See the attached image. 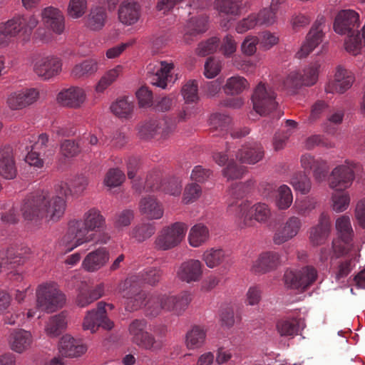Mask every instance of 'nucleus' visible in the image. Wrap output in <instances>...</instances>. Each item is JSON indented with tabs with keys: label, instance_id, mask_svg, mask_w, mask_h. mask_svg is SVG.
<instances>
[{
	"label": "nucleus",
	"instance_id": "1",
	"mask_svg": "<svg viewBox=\"0 0 365 365\" xmlns=\"http://www.w3.org/2000/svg\"><path fill=\"white\" fill-rule=\"evenodd\" d=\"M71 191L65 182L55 186V193L37 191L28 195L22 201L20 211L24 220L38 223L43 219L57 221L64 214L66 197Z\"/></svg>",
	"mask_w": 365,
	"mask_h": 365
},
{
	"label": "nucleus",
	"instance_id": "2",
	"mask_svg": "<svg viewBox=\"0 0 365 365\" xmlns=\"http://www.w3.org/2000/svg\"><path fill=\"white\" fill-rule=\"evenodd\" d=\"M106 226V219L97 208L92 207L84 212L80 220L69 221L63 241L73 249L93 241L96 233L101 232Z\"/></svg>",
	"mask_w": 365,
	"mask_h": 365
},
{
	"label": "nucleus",
	"instance_id": "3",
	"mask_svg": "<svg viewBox=\"0 0 365 365\" xmlns=\"http://www.w3.org/2000/svg\"><path fill=\"white\" fill-rule=\"evenodd\" d=\"M359 25V15L351 9L339 11L334 22L336 33L348 36V39L345 41V48L353 55L358 54L362 48V41L358 30Z\"/></svg>",
	"mask_w": 365,
	"mask_h": 365
},
{
	"label": "nucleus",
	"instance_id": "4",
	"mask_svg": "<svg viewBox=\"0 0 365 365\" xmlns=\"http://www.w3.org/2000/svg\"><path fill=\"white\" fill-rule=\"evenodd\" d=\"M192 301V294L183 291L176 295L155 294L149 297L145 304L147 315L156 317L162 310L181 315Z\"/></svg>",
	"mask_w": 365,
	"mask_h": 365
},
{
	"label": "nucleus",
	"instance_id": "5",
	"mask_svg": "<svg viewBox=\"0 0 365 365\" xmlns=\"http://www.w3.org/2000/svg\"><path fill=\"white\" fill-rule=\"evenodd\" d=\"M38 24L34 15H16L0 24V46L8 44L9 38H16L24 41L29 40L32 31Z\"/></svg>",
	"mask_w": 365,
	"mask_h": 365
},
{
	"label": "nucleus",
	"instance_id": "6",
	"mask_svg": "<svg viewBox=\"0 0 365 365\" xmlns=\"http://www.w3.org/2000/svg\"><path fill=\"white\" fill-rule=\"evenodd\" d=\"M64 302L65 296L57 288L56 284H41L36 290L37 307L28 311L27 319L33 318L38 309L48 313L53 312L61 308Z\"/></svg>",
	"mask_w": 365,
	"mask_h": 365
},
{
	"label": "nucleus",
	"instance_id": "7",
	"mask_svg": "<svg viewBox=\"0 0 365 365\" xmlns=\"http://www.w3.org/2000/svg\"><path fill=\"white\" fill-rule=\"evenodd\" d=\"M148 322L144 319H135L128 326V333L131 341L138 347L158 352L163 346V341L160 339H156L155 336L148 331Z\"/></svg>",
	"mask_w": 365,
	"mask_h": 365
},
{
	"label": "nucleus",
	"instance_id": "8",
	"mask_svg": "<svg viewBox=\"0 0 365 365\" xmlns=\"http://www.w3.org/2000/svg\"><path fill=\"white\" fill-rule=\"evenodd\" d=\"M187 230V225L182 222H176L163 227L155 239V248L166 251L178 246L184 240Z\"/></svg>",
	"mask_w": 365,
	"mask_h": 365
},
{
	"label": "nucleus",
	"instance_id": "9",
	"mask_svg": "<svg viewBox=\"0 0 365 365\" xmlns=\"http://www.w3.org/2000/svg\"><path fill=\"white\" fill-rule=\"evenodd\" d=\"M144 282L139 274L132 275L128 277L120 285V291L123 297L126 299L125 309L133 312L138 309L143 305L146 299V294L141 289Z\"/></svg>",
	"mask_w": 365,
	"mask_h": 365
},
{
	"label": "nucleus",
	"instance_id": "10",
	"mask_svg": "<svg viewBox=\"0 0 365 365\" xmlns=\"http://www.w3.org/2000/svg\"><path fill=\"white\" fill-rule=\"evenodd\" d=\"M338 238L332 242V250L336 257L342 256L350 250L354 235L349 216L342 215L336 220Z\"/></svg>",
	"mask_w": 365,
	"mask_h": 365
},
{
	"label": "nucleus",
	"instance_id": "11",
	"mask_svg": "<svg viewBox=\"0 0 365 365\" xmlns=\"http://www.w3.org/2000/svg\"><path fill=\"white\" fill-rule=\"evenodd\" d=\"M252 102L255 112L260 115L269 114L277 106L275 92L272 87L262 82L255 88Z\"/></svg>",
	"mask_w": 365,
	"mask_h": 365
},
{
	"label": "nucleus",
	"instance_id": "12",
	"mask_svg": "<svg viewBox=\"0 0 365 365\" xmlns=\"http://www.w3.org/2000/svg\"><path fill=\"white\" fill-rule=\"evenodd\" d=\"M248 5L244 0H214L213 7L220 16L224 18L220 21V26L225 30L230 29L231 20L240 16L242 10Z\"/></svg>",
	"mask_w": 365,
	"mask_h": 365
},
{
	"label": "nucleus",
	"instance_id": "13",
	"mask_svg": "<svg viewBox=\"0 0 365 365\" xmlns=\"http://www.w3.org/2000/svg\"><path fill=\"white\" fill-rule=\"evenodd\" d=\"M175 127L176 123L170 119L150 120L138 126V133L140 138L145 140H149L158 135L166 138L175 130Z\"/></svg>",
	"mask_w": 365,
	"mask_h": 365
},
{
	"label": "nucleus",
	"instance_id": "14",
	"mask_svg": "<svg viewBox=\"0 0 365 365\" xmlns=\"http://www.w3.org/2000/svg\"><path fill=\"white\" fill-rule=\"evenodd\" d=\"M271 216L268 205L264 203H257L250 207L247 202H242L239 207L237 217L245 226L250 227L254 225V220L265 222Z\"/></svg>",
	"mask_w": 365,
	"mask_h": 365
},
{
	"label": "nucleus",
	"instance_id": "15",
	"mask_svg": "<svg viewBox=\"0 0 365 365\" xmlns=\"http://www.w3.org/2000/svg\"><path fill=\"white\" fill-rule=\"evenodd\" d=\"M320 65L314 63L305 68L302 73L292 71L287 76L283 83L286 88L296 89L302 86H310L314 85L319 75Z\"/></svg>",
	"mask_w": 365,
	"mask_h": 365
},
{
	"label": "nucleus",
	"instance_id": "16",
	"mask_svg": "<svg viewBox=\"0 0 365 365\" xmlns=\"http://www.w3.org/2000/svg\"><path fill=\"white\" fill-rule=\"evenodd\" d=\"M53 150L49 148L48 135L41 133L27 153L25 161L31 166L40 169L43 167L46 158L53 155Z\"/></svg>",
	"mask_w": 365,
	"mask_h": 365
},
{
	"label": "nucleus",
	"instance_id": "17",
	"mask_svg": "<svg viewBox=\"0 0 365 365\" xmlns=\"http://www.w3.org/2000/svg\"><path fill=\"white\" fill-rule=\"evenodd\" d=\"M143 190L146 192L160 190L171 195H179L181 193L182 185L175 178L162 182L160 173L155 171L147 176Z\"/></svg>",
	"mask_w": 365,
	"mask_h": 365
},
{
	"label": "nucleus",
	"instance_id": "18",
	"mask_svg": "<svg viewBox=\"0 0 365 365\" xmlns=\"http://www.w3.org/2000/svg\"><path fill=\"white\" fill-rule=\"evenodd\" d=\"M105 306L106 304L101 302H98L96 309L88 312L83 323L85 330H90L91 333H94L99 327L107 330H110L113 327V322L107 318Z\"/></svg>",
	"mask_w": 365,
	"mask_h": 365
},
{
	"label": "nucleus",
	"instance_id": "19",
	"mask_svg": "<svg viewBox=\"0 0 365 365\" xmlns=\"http://www.w3.org/2000/svg\"><path fill=\"white\" fill-rule=\"evenodd\" d=\"M61 60L53 56H45L37 58L34 63V71L40 78L48 80L61 71Z\"/></svg>",
	"mask_w": 365,
	"mask_h": 365
},
{
	"label": "nucleus",
	"instance_id": "20",
	"mask_svg": "<svg viewBox=\"0 0 365 365\" xmlns=\"http://www.w3.org/2000/svg\"><path fill=\"white\" fill-rule=\"evenodd\" d=\"M302 226V222L299 217H288L276 229L273 236L274 243L280 245L292 240L299 233Z\"/></svg>",
	"mask_w": 365,
	"mask_h": 365
},
{
	"label": "nucleus",
	"instance_id": "21",
	"mask_svg": "<svg viewBox=\"0 0 365 365\" xmlns=\"http://www.w3.org/2000/svg\"><path fill=\"white\" fill-rule=\"evenodd\" d=\"M354 178V164L339 165L331 172L330 187L335 190H344L351 185Z\"/></svg>",
	"mask_w": 365,
	"mask_h": 365
},
{
	"label": "nucleus",
	"instance_id": "22",
	"mask_svg": "<svg viewBox=\"0 0 365 365\" xmlns=\"http://www.w3.org/2000/svg\"><path fill=\"white\" fill-rule=\"evenodd\" d=\"M173 69V64L166 61L150 63L147 66V73L150 82L158 87L165 88L171 78L170 72Z\"/></svg>",
	"mask_w": 365,
	"mask_h": 365
},
{
	"label": "nucleus",
	"instance_id": "23",
	"mask_svg": "<svg viewBox=\"0 0 365 365\" xmlns=\"http://www.w3.org/2000/svg\"><path fill=\"white\" fill-rule=\"evenodd\" d=\"M202 269L203 264L200 260L190 259L180 264L176 275L181 282L192 284L200 281Z\"/></svg>",
	"mask_w": 365,
	"mask_h": 365
},
{
	"label": "nucleus",
	"instance_id": "24",
	"mask_svg": "<svg viewBox=\"0 0 365 365\" xmlns=\"http://www.w3.org/2000/svg\"><path fill=\"white\" fill-rule=\"evenodd\" d=\"M324 19H318L312 25L307 35L306 40L302 45L300 50L297 53L299 58L307 56L322 41L324 36L322 26Z\"/></svg>",
	"mask_w": 365,
	"mask_h": 365
},
{
	"label": "nucleus",
	"instance_id": "25",
	"mask_svg": "<svg viewBox=\"0 0 365 365\" xmlns=\"http://www.w3.org/2000/svg\"><path fill=\"white\" fill-rule=\"evenodd\" d=\"M38 98L39 92L36 88H26L11 93L6 103L11 110H20L33 104Z\"/></svg>",
	"mask_w": 365,
	"mask_h": 365
},
{
	"label": "nucleus",
	"instance_id": "26",
	"mask_svg": "<svg viewBox=\"0 0 365 365\" xmlns=\"http://www.w3.org/2000/svg\"><path fill=\"white\" fill-rule=\"evenodd\" d=\"M301 166L305 170H312L314 180L321 182L325 180L329 173V166L326 160L315 158L310 154H304L300 158Z\"/></svg>",
	"mask_w": 365,
	"mask_h": 365
},
{
	"label": "nucleus",
	"instance_id": "27",
	"mask_svg": "<svg viewBox=\"0 0 365 365\" xmlns=\"http://www.w3.org/2000/svg\"><path fill=\"white\" fill-rule=\"evenodd\" d=\"M86 95L85 91L80 87H70L61 91L57 101L63 106L78 108L85 102Z\"/></svg>",
	"mask_w": 365,
	"mask_h": 365
},
{
	"label": "nucleus",
	"instance_id": "28",
	"mask_svg": "<svg viewBox=\"0 0 365 365\" xmlns=\"http://www.w3.org/2000/svg\"><path fill=\"white\" fill-rule=\"evenodd\" d=\"M109 260V252L106 247H99L89 252L82 262V267L88 272H94L104 267Z\"/></svg>",
	"mask_w": 365,
	"mask_h": 365
},
{
	"label": "nucleus",
	"instance_id": "29",
	"mask_svg": "<svg viewBox=\"0 0 365 365\" xmlns=\"http://www.w3.org/2000/svg\"><path fill=\"white\" fill-rule=\"evenodd\" d=\"M281 263L282 259L278 252H264L253 262L252 270L255 273H265L276 269Z\"/></svg>",
	"mask_w": 365,
	"mask_h": 365
},
{
	"label": "nucleus",
	"instance_id": "30",
	"mask_svg": "<svg viewBox=\"0 0 365 365\" xmlns=\"http://www.w3.org/2000/svg\"><path fill=\"white\" fill-rule=\"evenodd\" d=\"M264 155L262 145L256 142L243 145L236 154V158L242 163L255 164Z\"/></svg>",
	"mask_w": 365,
	"mask_h": 365
},
{
	"label": "nucleus",
	"instance_id": "31",
	"mask_svg": "<svg viewBox=\"0 0 365 365\" xmlns=\"http://www.w3.org/2000/svg\"><path fill=\"white\" fill-rule=\"evenodd\" d=\"M45 26L56 34H61L65 29L64 16L62 12L54 7L45 8L42 11Z\"/></svg>",
	"mask_w": 365,
	"mask_h": 365
},
{
	"label": "nucleus",
	"instance_id": "32",
	"mask_svg": "<svg viewBox=\"0 0 365 365\" xmlns=\"http://www.w3.org/2000/svg\"><path fill=\"white\" fill-rule=\"evenodd\" d=\"M140 213L148 220H159L164 214L162 203L154 196H148L142 198L139 202Z\"/></svg>",
	"mask_w": 365,
	"mask_h": 365
},
{
	"label": "nucleus",
	"instance_id": "33",
	"mask_svg": "<svg viewBox=\"0 0 365 365\" xmlns=\"http://www.w3.org/2000/svg\"><path fill=\"white\" fill-rule=\"evenodd\" d=\"M354 82V76L351 72L338 67L335 73L334 81L329 83L325 88L327 93H343L351 88Z\"/></svg>",
	"mask_w": 365,
	"mask_h": 365
},
{
	"label": "nucleus",
	"instance_id": "34",
	"mask_svg": "<svg viewBox=\"0 0 365 365\" xmlns=\"http://www.w3.org/2000/svg\"><path fill=\"white\" fill-rule=\"evenodd\" d=\"M17 170L14 158L13 150L10 146L0 148V175L5 179H14Z\"/></svg>",
	"mask_w": 365,
	"mask_h": 365
},
{
	"label": "nucleus",
	"instance_id": "35",
	"mask_svg": "<svg viewBox=\"0 0 365 365\" xmlns=\"http://www.w3.org/2000/svg\"><path fill=\"white\" fill-rule=\"evenodd\" d=\"M11 349L16 352L21 354L28 350L33 342V336L30 331L24 329H14L9 336V339Z\"/></svg>",
	"mask_w": 365,
	"mask_h": 365
},
{
	"label": "nucleus",
	"instance_id": "36",
	"mask_svg": "<svg viewBox=\"0 0 365 365\" xmlns=\"http://www.w3.org/2000/svg\"><path fill=\"white\" fill-rule=\"evenodd\" d=\"M140 14V5L134 1L124 0L118 9V19L125 25H132L138 21Z\"/></svg>",
	"mask_w": 365,
	"mask_h": 365
},
{
	"label": "nucleus",
	"instance_id": "37",
	"mask_svg": "<svg viewBox=\"0 0 365 365\" xmlns=\"http://www.w3.org/2000/svg\"><path fill=\"white\" fill-rule=\"evenodd\" d=\"M58 350L63 356L78 357L86 351V347L70 335H64L59 341Z\"/></svg>",
	"mask_w": 365,
	"mask_h": 365
},
{
	"label": "nucleus",
	"instance_id": "38",
	"mask_svg": "<svg viewBox=\"0 0 365 365\" xmlns=\"http://www.w3.org/2000/svg\"><path fill=\"white\" fill-rule=\"evenodd\" d=\"M330 219L327 214L322 213L319 223L310 231V241L314 246L323 244L330 232Z\"/></svg>",
	"mask_w": 365,
	"mask_h": 365
},
{
	"label": "nucleus",
	"instance_id": "39",
	"mask_svg": "<svg viewBox=\"0 0 365 365\" xmlns=\"http://www.w3.org/2000/svg\"><path fill=\"white\" fill-rule=\"evenodd\" d=\"M208 16L202 14L192 17L187 22L184 34V41L190 43L192 38L207 30Z\"/></svg>",
	"mask_w": 365,
	"mask_h": 365
},
{
	"label": "nucleus",
	"instance_id": "40",
	"mask_svg": "<svg viewBox=\"0 0 365 365\" xmlns=\"http://www.w3.org/2000/svg\"><path fill=\"white\" fill-rule=\"evenodd\" d=\"M134 107V103L129 97H121L112 103L110 109L116 117L129 119L132 118Z\"/></svg>",
	"mask_w": 365,
	"mask_h": 365
},
{
	"label": "nucleus",
	"instance_id": "41",
	"mask_svg": "<svg viewBox=\"0 0 365 365\" xmlns=\"http://www.w3.org/2000/svg\"><path fill=\"white\" fill-rule=\"evenodd\" d=\"M206 339V330L200 326H193L185 336V344L190 349L201 347Z\"/></svg>",
	"mask_w": 365,
	"mask_h": 365
},
{
	"label": "nucleus",
	"instance_id": "42",
	"mask_svg": "<svg viewBox=\"0 0 365 365\" xmlns=\"http://www.w3.org/2000/svg\"><path fill=\"white\" fill-rule=\"evenodd\" d=\"M98 69V61L96 59H87L76 64L71 71V75L75 78H85L93 75Z\"/></svg>",
	"mask_w": 365,
	"mask_h": 365
},
{
	"label": "nucleus",
	"instance_id": "43",
	"mask_svg": "<svg viewBox=\"0 0 365 365\" xmlns=\"http://www.w3.org/2000/svg\"><path fill=\"white\" fill-rule=\"evenodd\" d=\"M209 236L208 228L200 223L191 227L188 235V241L192 247H198L207 241Z\"/></svg>",
	"mask_w": 365,
	"mask_h": 365
},
{
	"label": "nucleus",
	"instance_id": "44",
	"mask_svg": "<svg viewBox=\"0 0 365 365\" xmlns=\"http://www.w3.org/2000/svg\"><path fill=\"white\" fill-rule=\"evenodd\" d=\"M249 87L247 79L240 76H232L227 79L226 83L222 87L224 92L227 95H239Z\"/></svg>",
	"mask_w": 365,
	"mask_h": 365
},
{
	"label": "nucleus",
	"instance_id": "45",
	"mask_svg": "<svg viewBox=\"0 0 365 365\" xmlns=\"http://www.w3.org/2000/svg\"><path fill=\"white\" fill-rule=\"evenodd\" d=\"M155 232V226L153 223L143 222L133 227L130 235L138 242H143L152 237Z\"/></svg>",
	"mask_w": 365,
	"mask_h": 365
},
{
	"label": "nucleus",
	"instance_id": "46",
	"mask_svg": "<svg viewBox=\"0 0 365 365\" xmlns=\"http://www.w3.org/2000/svg\"><path fill=\"white\" fill-rule=\"evenodd\" d=\"M107 13L102 6H96L91 9L88 16V26L93 31L101 30L106 24Z\"/></svg>",
	"mask_w": 365,
	"mask_h": 365
},
{
	"label": "nucleus",
	"instance_id": "47",
	"mask_svg": "<svg viewBox=\"0 0 365 365\" xmlns=\"http://www.w3.org/2000/svg\"><path fill=\"white\" fill-rule=\"evenodd\" d=\"M300 329L299 320L296 318H287L278 321L277 329L282 336L297 335Z\"/></svg>",
	"mask_w": 365,
	"mask_h": 365
},
{
	"label": "nucleus",
	"instance_id": "48",
	"mask_svg": "<svg viewBox=\"0 0 365 365\" xmlns=\"http://www.w3.org/2000/svg\"><path fill=\"white\" fill-rule=\"evenodd\" d=\"M123 71V67L121 65H118L113 68L107 71L100 78L96 86V91L98 93L103 92L117 80L120 75L122 74Z\"/></svg>",
	"mask_w": 365,
	"mask_h": 365
},
{
	"label": "nucleus",
	"instance_id": "49",
	"mask_svg": "<svg viewBox=\"0 0 365 365\" xmlns=\"http://www.w3.org/2000/svg\"><path fill=\"white\" fill-rule=\"evenodd\" d=\"M293 202V195L291 189L287 185L278 187L275 195V205L279 210L288 209Z\"/></svg>",
	"mask_w": 365,
	"mask_h": 365
},
{
	"label": "nucleus",
	"instance_id": "50",
	"mask_svg": "<svg viewBox=\"0 0 365 365\" xmlns=\"http://www.w3.org/2000/svg\"><path fill=\"white\" fill-rule=\"evenodd\" d=\"M231 118L229 115L222 113H214L210 118V129L212 132L220 131V135L227 133Z\"/></svg>",
	"mask_w": 365,
	"mask_h": 365
},
{
	"label": "nucleus",
	"instance_id": "51",
	"mask_svg": "<svg viewBox=\"0 0 365 365\" xmlns=\"http://www.w3.org/2000/svg\"><path fill=\"white\" fill-rule=\"evenodd\" d=\"M246 190L245 189V185L240 184H235L232 186V187L229 190V195H230L231 200L228 202V209L230 212H232L235 210L236 215H238L239 212V207L242 202H239V200L242 199L245 195Z\"/></svg>",
	"mask_w": 365,
	"mask_h": 365
},
{
	"label": "nucleus",
	"instance_id": "52",
	"mask_svg": "<svg viewBox=\"0 0 365 365\" xmlns=\"http://www.w3.org/2000/svg\"><path fill=\"white\" fill-rule=\"evenodd\" d=\"M225 257L223 250L211 248L204 252L202 259L208 267L214 268L222 263Z\"/></svg>",
	"mask_w": 365,
	"mask_h": 365
},
{
	"label": "nucleus",
	"instance_id": "53",
	"mask_svg": "<svg viewBox=\"0 0 365 365\" xmlns=\"http://www.w3.org/2000/svg\"><path fill=\"white\" fill-rule=\"evenodd\" d=\"M290 183L295 190L304 195L308 193L312 187L310 178L302 172L294 173L290 180Z\"/></svg>",
	"mask_w": 365,
	"mask_h": 365
},
{
	"label": "nucleus",
	"instance_id": "54",
	"mask_svg": "<svg viewBox=\"0 0 365 365\" xmlns=\"http://www.w3.org/2000/svg\"><path fill=\"white\" fill-rule=\"evenodd\" d=\"M66 325V317L61 314L52 317L46 327V331L51 336L59 335Z\"/></svg>",
	"mask_w": 365,
	"mask_h": 365
},
{
	"label": "nucleus",
	"instance_id": "55",
	"mask_svg": "<svg viewBox=\"0 0 365 365\" xmlns=\"http://www.w3.org/2000/svg\"><path fill=\"white\" fill-rule=\"evenodd\" d=\"M317 202L314 197H306L295 201L293 209L301 216L309 215L316 208Z\"/></svg>",
	"mask_w": 365,
	"mask_h": 365
},
{
	"label": "nucleus",
	"instance_id": "56",
	"mask_svg": "<svg viewBox=\"0 0 365 365\" xmlns=\"http://www.w3.org/2000/svg\"><path fill=\"white\" fill-rule=\"evenodd\" d=\"M299 272V280L302 289H305L315 282L317 277V271L312 266H306Z\"/></svg>",
	"mask_w": 365,
	"mask_h": 365
},
{
	"label": "nucleus",
	"instance_id": "57",
	"mask_svg": "<svg viewBox=\"0 0 365 365\" xmlns=\"http://www.w3.org/2000/svg\"><path fill=\"white\" fill-rule=\"evenodd\" d=\"M246 172V167L239 165L234 160H231L227 167L222 170V175L227 180H235L242 178Z\"/></svg>",
	"mask_w": 365,
	"mask_h": 365
},
{
	"label": "nucleus",
	"instance_id": "58",
	"mask_svg": "<svg viewBox=\"0 0 365 365\" xmlns=\"http://www.w3.org/2000/svg\"><path fill=\"white\" fill-rule=\"evenodd\" d=\"M88 3L86 0H70L68 6V14L73 19H79L86 12Z\"/></svg>",
	"mask_w": 365,
	"mask_h": 365
},
{
	"label": "nucleus",
	"instance_id": "59",
	"mask_svg": "<svg viewBox=\"0 0 365 365\" xmlns=\"http://www.w3.org/2000/svg\"><path fill=\"white\" fill-rule=\"evenodd\" d=\"M276 12L269 7L263 8L258 13H255V19L258 26L272 25L276 21Z\"/></svg>",
	"mask_w": 365,
	"mask_h": 365
},
{
	"label": "nucleus",
	"instance_id": "60",
	"mask_svg": "<svg viewBox=\"0 0 365 365\" xmlns=\"http://www.w3.org/2000/svg\"><path fill=\"white\" fill-rule=\"evenodd\" d=\"M333 209L340 212L346 210L350 202V197L347 192L343 190H335L332 195Z\"/></svg>",
	"mask_w": 365,
	"mask_h": 365
},
{
	"label": "nucleus",
	"instance_id": "61",
	"mask_svg": "<svg viewBox=\"0 0 365 365\" xmlns=\"http://www.w3.org/2000/svg\"><path fill=\"white\" fill-rule=\"evenodd\" d=\"M125 178L123 171L118 168H111L105 176L104 184L109 187H115L123 183Z\"/></svg>",
	"mask_w": 365,
	"mask_h": 365
},
{
	"label": "nucleus",
	"instance_id": "62",
	"mask_svg": "<svg viewBox=\"0 0 365 365\" xmlns=\"http://www.w3.org/2000/svg\"><path fill=\"white\" fill-rule=\"evenodd\" d=\"M182 93L185 101V104L196 103L198 100L197 84L195 81L188 82L182 89Z\"/></svg>",
	"mask_w": 365,
	"mask_h": 365
},
{
	"label": "nucleus",
	"instance_id": "63",
	"mask_svg": "<svg viewBox=\"0 0 365 365\" xmlns=\"http://www.w3.org/2000/svg\"><path fill=\"white\" fill-rule=\"evenodd\" d=\"M79 145L72 140H65L61 143L60 152L65 158H73L80 153Z\"/></svg>",
	"mask_w": 365,
	"mask_h": 365
},
{
	"label": "nucleus",
	"instance_id": "64",
	"mask_svg": "<svg viewBox=\"0 0 365 365\" xmlns=\"http://www.w3.org/2000/svg\"><path fill=\"white\" fill-rule=\"evenodd\" d=\"M220 39L217 37H212L205 42L198 45L197 53L199 55L205 56L215 52L219 47Z\"/></svg>",
	"mask_w": 365,
	"mask_h": 365
}]
</instances>
